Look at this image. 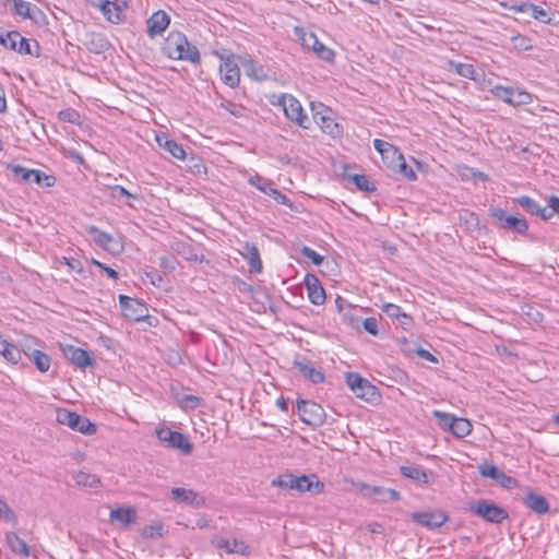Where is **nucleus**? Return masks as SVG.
Here are the masks:
<instances>
[{"label": "nucleus", "mask_w": 559, "mask_h": 559, "mask_svg": "<svg viewBox=\"0 0 559 559\" xmlns=\"http://www.w3.org/2000/svg\"><path fill=\"white\" fill-rule=\"evenodd\" d=\"M364 330L369 334L377 336L379 334L378 320L373 317L366 318L362 322Z\"/></svg>", "instance_id": "nucleus-58"}, {"label": "nucleus", "mask_w": 559, "mask_h": 559, "mask_svg": "<svg viewBox=\"0 0 559 559\" xmlns=\"http://www.w3.org/2000/svg\"><path fill=\"white\" fill-rule=\"evenodd\" d=\"M170 17L165 11H157L147 20V35L151 38L160 35L169 25Z\"/></svg>", "instance_id": "nucleus-18"}, {"label": "nucleus", "mask_w": 559, "mask_h": 559, "mask_svg": "<svg viewBox=\"0 0 559 559\" xmlns=\"http://www.w3.org/2000/svg\"><path fill=\"white\" fill-rule=\"evenodd\" d=\"M40 372H47L50 368V357L41 350L32 352L28 357Z\"/></svg>", "instance_id": "nucleus-37"}, {"label": "nucleus", "mask_w": 559, "mask_h": 559, "mask_svg": "<svg viewBox=\"0 0 559 559\" xmlns=\"http://www.w3.org/2000/svg\"><path fill=\"white\" fill-rule=\"evenodd\" d=\"M163 531H164V527H163L162 523L153 522L152 524L146 525L145 527H143L142 536L144 538H148V539L162 537L163 536Z\"/></svg>", "instance_id": "nucleus-47"}, {"label": "nucleus", "mask_w": 559, "mask_h": 559, "mask_svg": "<svg viewBox=\"0 0 559 559\" xmlns=\"http://www.w3.org/2000/svg\"><path fill=\"white\" fill-rule=\"evenodd\" d=\"M171 498L177 502L185 503L193 508H202L206 503L203 496L192 489L181 487H175L171 489Z\"/></svg>", "instance_id": "nucleus-14"}, {"label": "nucleus", "mask_w": 559, "mask_h": 559, "mask_svg": "<svg viewBox=\"0 0 559 559\" xmlns=\"http://www.w3.org/2000/svg\"><path fill=\"white\" fill-rule=\"evenodd\" d=\"M394 170L411 181L417 179L416 173L406 164L404 156L396 162Z\"/></svg>", "instance_id": "nucleus-45"}, {"label": "nucleus", "mask_w": 559, "mask_h": 559, "mask_svg": "<svg viewBox=\"0 0 559 559\" xmlns=\"http://www.w3.org/2000/svg\"><path fill=\"white\" fill-rule=\"evenodd\" d=\"M373 146L380 153L386 166L395 169V164L399 159H402L403 154L394 145L380 139L373 140Z\"/></svg>", "instance_id": "nucleus-15"}, {"label": "nucleus", "mask_w": 559, "mask_h": 559, "mask_svg": "<svg viewBox=\"0 0 559 559\" xmlns=\"http://www.w3.org/2000/svg\"><path fill=\"white\" fill-rule=\"evenodd\" d=\"M75 485L81 488L96 489L100 486V479L97 475L84 471H79L73 475Z\"/></svg>", "instance_id": "nucleus-30"}, {"label": "nucleus", "mask_w": 559, "mask_h": 559, "mask_svg": "<svg viewBox=\"0 0 559 559\" xmlns=\"http://www.w3.org/2000/svg\"><path fill=\"white\" fill-rule=\"evenodd\" d=\"M281 105L287 119L295 122L304 129L309 128V118L304 112L301 104L292 95H283L280 99Z\"/></svg>", "instance_id": "nucleus-6"}, {"label": "nucleus", "mask_w": 559, "mask_h": 559, "mask_svg": "<svg viewBox=\"0 0 559 559\" xmlns=\"http://www.w3.org/2000/svg\"><path fill=\"white\" fill-rule=\"evenodd\" d=\"M305 285L308 290V298L313 305L320 306L324 304L325 292L316 275L307 274L305 277Z\"/></svg>", "instance_id": "nucleus-20"}, {"label": "nucleus", "mask_w": 559, "mask_h": 559, "mask_svg": "<svg viewBox=\"0 0 559 559\" xmlns=\"http://www.w3.org/2000/svg\"><path fill=\"white\" fill-rule=\"evenodd\" d=\"M158 145L177 159H185L186 152L179 143L169 139L166 134L156 135Z\"/></svg>", "instance_id": "nucleus-27"}, {"label": "nucleus", "mask_w": 559, "mask_h": 559, "mask_svg": "<svg viewBox=\"0 0 559 559\" xmlns=\"http://www.w3.org/2000/svg\"><path fill=\"white\" fill-rule=\"evenodd\" d=\"M472 428H473V426L468 419L463 418V417H456L451 432L456 438L461 439V438H465L466 436H468L472 432Z\"/></svg>", "instance_id": "nucleus-35"}, {"label": "nucleus", "mask_w": 559, "mask_h": 559, "mask_svg": "<svg viewBox=\"0 0 559 559\" xmlns=\"http://www.w3.org/2000/svg\"><path fill=\"white\" fill-rule=\"evenodd\" d=\"M381 309L390 318L407 319V314L403 312L402 308L397 305L388 302L384 304Z\"/></svg>", "instance_id": "nucleus-49"}, {"label": "nucleus", "mask_w": 559, "mask_h": 559, "mask_svg": "<svg viewBox=\"0 0 559 559\" xmlns=\"http://www.w3.org/2000/svg\"><path fill=\"white\" fill-rule=\"evenodd\" d=\"M202 400L195 395H183L180 399V407L183 409H195L201 405Z\"/></svg>", "instance_id": "nucleus-52"}, {"label": "nucleus", "mask_w": 559, "mask_h": 559, "mask_svg": "<svg viewBox=\"0 0 559 559\" xmlns=\"http://www.w3.org/2000/svg\"><path fill=\"white\" fill-rule=\"evenodd\" d=\"M512 41L515 48L522 49V50H528L532 48L530 45V39L525 36L518 35L512 37Z\"/></svg>", "instance_id": "nucleus-60"}, {"label": "nucleus", "mask_w": 559, "mask_h": 559, "mask_svg": "<svg viewBox=\"0 0 559 559\" xmlns=\"http://www.w3.org/2000/svg\"><path fill=\"white\" fill-rule=\"evenodd\" d=\"M450 64L459 75L471 80L475 79V69L472 64L461 62H451Z\"/></svg>", "instance_id": "nucleus-44"}, {"label": "nucleus", "mask_w": 559, "mask_h": 559, "mask_svg": "<svg viewBox=\"0 0 559 559\" xmlns=\"http://www.w3.org/2000/svg\"><path fill=\"white\" fill-rule=\"evenodd\" d=\"M294 367L304 376L305 379L314 384L324 381V374L321 370L317 369L309 360H295Z\"/></svg>", "instance_id": "nucleus-22"}, {"label": "nucleus", "mask_w": 559, "mask_h": 559, "mask_svg": "<svg viewBox=\"0 0 559 559\" xmlns=\"http://www.w3.org/2000/svg\"><path fill=\"white\" fill-rule=\"evenodd\" d=\"M489 215L496 221L499 228L512 230L518 234H525L528 229L526 219L508 215L507 212L500 207H490Z\"/></svg>", "instance_id": "nucleus-5"}, {"label": "nucleus", "mask_w": 559, "mask_h": 559, "mask_svg": "<svg viewBox=\"0 0 559 559\" xmlns=\"http://www.w3.org/2000/svg\"><path fill=\"white\" fill-rule=\"evenodd\" d=\"M39 49V44L36 40L31 43L28 39L23 37L19 45L17 52L22 55H32L38 57Z\"/></svg>", "instance_id": "nucleus-41"}, {"label": "nucleus", "mask_w": 559, "mask_h": 559, "mask_svg": "<svg viewBox=\"0 0 559 559\" xmlns=\"http://www.w3.org/2000/svg\"><path fill=\"white\" fill-rule=\"evenodd\" d=\"M156 436L159 441L167 443L169 448L178 449L185 454H190L193 450V445L187 436L167 427L156 429Z\"/></svg>", "instance_id": "nucleus-7"}, {"label": "nucleus", "mask_w": 559, "mask_h": 559, "mask_svg": "<svg viewBox=\"0 0 559 559\" xmlns=\"http://www.w3.org/2000/svg\"><path fill=\"white\" fill-rule=\"evenodd\" d=\"M413 522L425 526L429 530H436L441 527L445 522H448L449 516L442 510H432V511H421L414 512L411 515Z\"/></svg>", "instance_id": "nucleus-11"}, {"label": "nucleus", "mask_w": 559, "mask_h": 559, "mask_svg": "<svg viewBox=\"0 0 559 559\" xmlns=\"http://www.w3.org/2000/svg\"><path fill=\"white\" fill-rule=\"evenodd\" d=\"M301 41H302V46H305L306 48L312 49V47L318 44L319 39L317 38V36L313 33H309V34H304V36L301 37Z\"/></svg>", "instance_id": "nucleus-63"}, {"label": "nucleus", "mask_w": 559, "mask_h": 559, "mask_svg": "<svg viewBox=\"0 0 559 559\" xmlns=\"http://www.w3.org/2000/svg\"><path fill=\"white\" fill-rule=\"evenodd\" d=\"M533 100L532 95L523 90L513 88L512 98L510 100V105L512 106H522L531 104Z\"/></svg>", "instance_id": "nucleus-40"}, {"label": "nucleus", "mask_w": 559, "mask_h": 559, "mask_svg": "<svg viewBox=\"0 0 559 559\" xmlns=\"http://www.w3.org/2000/svg\"><path fill=\"white\" fill-rule=\"evenodd\" d=\"M216 547L226 550L228 554H243V543H239L238 540H229L225 538H217L213 542Z\"/></svg>", "instance_id": "nucleus-36"}, {"label": "nucleus", "mask_w": 559, "mask_h": 559, "mask_svg": "<svg viewBox=\"0 0 559 559\" xmlns=\"http://www.w3.org/2000/svg\"><path fill=\"white\" fill-rule=\"evenodd\" d=\"M478 472L483 477H488L498 483L501 487L511 489L516 485L515 478L507 475L502 469L490 463H483L478 466Z\"/></svg>", "instance_id": "nucleus-13"}, {"label": "nucleus", "mask_w": 559, "mask_h": 559, "mask_svg": "<svg viewBox=\"0 0 559 559\" xmlns=\"http://www.w3.org/2000/svg\"><path fill=\"white\" fill-rule=\"evenodd\" d=\"M301 254L311 260L314 265H320L323 262V257L310 247L304 246L301 248Z\"/></svg>", "instance_id": "nucleus-53"}, {"label": "nucleus", "mask_w": 559, "mask_h": 559, "mask_svg": "<svg viewBox=\"0 0 559 559\" xmlns=\"http://www.w3.org/2000/svg\"><path fill=\"white\" fill-rule=\"evenodd\" d=\"M88 233L94 235V241L104 249L115 252L121 249L118 241H115L112 236L98 229L96 226H90Z\"/></svg>", "instance_id": "nucleus-25"}, {"label": "nucleus", "mask_w": 559, "mask_h": 559, "mask_svg": "<svg viewBox=\"0 0 559 559\" xmlns=\"http://www.w3.org/2000/svg\"><path fill=\"white\" fill-rule=\"evenodd\" d=\"M297 408L302 423L312 427H320L325 423L326 414L320 404L313 401L298 400Z\"/></svg>", "instance_id": "nucleus-4"}, {"label": "nucleus", "mask_w": 559, "mask_h": 559, "mask_svg": "<svg viewBox=\"0 0 559 559\" xmlns=\"http://www.w3.org/2000/svg\"><path fill=\"white\" fill-rule=\"evenodd\" d=\"M166 49L168 56L173 59L190 61L193 64L200 63L201 58L198 48L191 45L181 33L169 35Z\"/></svg>", "instance_id": "nucleus-1"}, {"label": "nucleus", "mask_w": 559, "mask_h": 559, "mask_svg": "<svg viewBox=\"0 0 559 559\" xmlns=\"http://www.w3.org/2000/svg\"><path fill=\"white\" fill-rule=\"evenodd\" d=\"M271 180H267V179H264L262 178L260 175L255 174L254 176H251L249 179H248V182L255 187L259 191H261V188H265V186H267V183L270 182Z\"/></svg>", "instance_id": "nucleus-62"}, {"label": "nucleus", "mask_w": 559, "mask_h": 559, "mask_svg": "<svg viewBox=\"0 0 559 559\" xmlns=\"http://www.w3.org/2000/svg\"><path fill=\"white\" fill-rule=\"evenodd\" d=\"M31 182H35L41 187H52L55 183V178L52 176H48L45 173L33 169Z\"/></svg>", "instance_id": "nucleus-46"}, {"label": "nucleus", "mask_w": 559, "mask_h": 559, "mask_svg": "<svg viewBox=\"0 0 559 559\" xmlns=\"http://www.w3.org/2000/svg\"><path fill=\"white\" fill-rule=\"evenodd\" d=\"M145 278L155 287H162L164 283L163 275L155 270L148 271L144 273Z\"/></svg>", "instance_id": "nucleus-57"}, {"label": "nucleus", "mask_w": 559, "mask_h": 559, "mask_svg": "<svg viewBox=\"0 0 559 559\" xmlns=\"http://www.w3.org/2000/svg\"><path fill=\"white\" fill-rule=\"evenodd\" d=\"M90 2L94 8H98L110 23L117 24L121 21L122 10L116 2L110 0H90Z\"/></svg>", "instance_id": "nucleus-17"}, {"label": "nucleus", "mask_w": 559, "mask_h": 559, "mask_svg": "<svg viewBox=\"0 0 559 559\" xmlns=\"http://www.w3.org/2000/svg\"><path fill=\"white\" fill-rule=\"evenodd\" d=\"M261 192L271 197L273 200L276 201V203L293 209V202L287 198L285 193L276 189L272 181H270L267 186H265V188H261Z\"/></svg>", "instance_id": "nucleus-34"}, {"label": "nucleus", "mask_w": 559, "mask_h": 559, "mask_svg": "<svg viewBox=\"0 0 559 559\" xmlns=\"http://www.w3.org/2000/svg\"><path fill=\"white\" fill-rule=\"evenodd\" d=\"M63 354L75 367L85 368L93 364V359L88 352L75 347L73 345H67L63 347Z\"/></svg>", "instance_id": "nucleus-19"}, {"label": "nucleus", "mask_w": 559, "mask_h": 559, "mask_svg": "<svg viewBox=\"0 0 559 559\" xmlns=\"http://www.w3.org/2000/svg\"><path fill=\"white\" fill-rule=\"evenodd\" d=\"M401 474L419 484H428L429 478L425 468L418 465L401 466Z\"/></svg>", "instance_id": "nucleus-31"}, {"label": "nucleus", "mask_w": 559, "mask_h": 559, "mask_svg": "<svg viewBox=\"0 0 559 559\" xmlns=\"http://www.w3.org/2000/svg\"><path fill=\"white\" fill-rule=\"evenodd\" d=\"M469 510L487 522L500 524L509 518V513L498 504L481 499L469 506Z\"/></svg>", "instance_id": "nucleus-3"}, {"label": "nucleus", "mask_w": 559, "mask_h": 559, "mask_svg": "<svg viewBox=\"0 0 559 559\" xmlns=\"http://www.w3.org/2000/svg\"><path fill=\"white\" fill-rule=\"evenodd\" d=\"M36 345L37 340L35 337L27 336L20 342L17 347L20 348L21 354L24 353L26 357H29L32 355V352L38 350L36 348Z\"/></svg>", "instance_id": "nucleus-50"}, {"label": "nucleus", "mask_w": 559, "mask_h": 559, "mask_svg": "<svg viewBox=\"0 0 559 559\" xmlns=\"http://www.w3.org/2000/svg\"><path fill=\"white\" fill-rule=\"evenodd\" d=\"M346 384L359 399L370 401L376 394V386L358 373L349 372L346 376Z\"/></svg>", "instance_id": "nucleus-12"}, {"label": "nucleus", "mask_w": 559, "mask_h": 559, "mask_svg": "<svg viewBox=\"0 0 559 559\" xmlns=\"http://www.w3.org/2000/svg\"><path fill=\"white\" fill-rule=\"evenodd\" d=\"M432 416L438 420V425L441 429L449 431L452 430L456 418L454 415L441 411H433Z\"/></svg>", "instance_id": "nucleus-39"}, {"label": "nucleus", "mask_w": 559, "mask_h": 559, "mask_svg": "<svg viewBox=\"0 0 559 559\" xmlns=\"http://www.w3.org/2000/svg\"><path fill=\"white\" fill-rule=\"evenodd\" d=\"M523 504L537 514H545L549 510V503L545 497L528 490L523 498Z\"/></svg>", "instance_id": "nucleus-24"}, {"label": "nucleus", "mask_w": 559, "mask_h": 559, "mask_svg": "<svg viewBox=\"0 0 559 559\" xmlns=\"http://www.w3.org/2000/svg\"><path fill=\"white\" fill-rule=\"evenodd\" d=\"M15 13L23 17H31V3L24 0H12Z\"/></svg>", "instance_id": "nucleus-54"}, {"label": "nucleus", "mask_w": 559, "mask_h": 559, "mask_svg": "<svg viewBox=\"0 0 559 559\" xmlns=\"http://www.w3.org/2000/svg\"><path fill=\"white\" fill-rule=\"evenodd\" d=\"M546 214H549V218H551L555 214L559 216V198L556 195H551L548 199V207L546 209Z\"/></svg>", "instance_id": "nucleus-59"}, {"label": "nucleus", "mask_w": 559, "mask_h": 559, "mask_svg": "<svg viewBox=\"0 0 559 559\" xmlns=\"http://www.w3.org/2000/svg\"><path fill=\"white\" fill-rule=\"evenodd\" d=\"M60 118L63 121L75 122L76 119L79 118V114L75 110L69 109V110L60 111Z\"/></svg>", "instance_id": "nucleus-64"}, {"label": "nucleus", "mask_w": 559, "mask_h": 559, "mask_svg": "<svg viewBox=\"0 0 559 559\" xmlns=\"http://www.w3.org/2000/svg\"><path fill=\"white\" fill-rule=\"evenodd\" d=\"M219 72L222 80L226 85H228L231 88H235L239 85L240 69L233 57H229L224 60V62L219 67Z\"/></svg>", "instance_id": "nucleus-16"}, {"label": "nucleus", "mask_w": 559, "mask_h": 559, "mask_svg": "<svg viewBox=\"0 0 559 559\" xmlns=\"http://www.w3.org/2000/svg\"><path fill=\"white\" fill-rule=\"evenodd\" d=\"M288 488L289 490H296L298 492L309 491L312 493H320L324 489V484L320 481L318 476L314 474L300 476L292 474Z\"/></svg>", "instance_id": "nucleus-10"}, {"label": "nucleus", "mask_w": 559, "mask_h": 559, "mask_svg": "<svg viewBox=\"0 0 559 559\" xmlns=\"http://www.w3.org/2000/svg\"><path fill=\"white\" fill-rule=\"evenodd\" d=\"M513 88L514 87H510V86L495 85L491 88V94L493 95V97H496V98L502 100L503 103L510 105V100L512 98Z\"/></svg>", "instance_id": "nucleus-43"}, {"label": "nucleus", "mask_w": 559, "mask_h": 559, "mask_svg": "<svg viewBox=\"0 0 559 559\" xmlns=\"http://www.w3.org/2000/svg\"><path fill=\"white\" fill-rule=\"evenodd\" d=\"M313 119L324 133L333 138L342 135L343 128L331 116L317 111L313 114Z\"/></svg>", "instance_id": "nucleus-21"}, {"label": "nucleus", "mask_w": 559, "mask_h": 559, "mask_svg": "<svg viewBox=\"0 0 559 559\" xmlns=\"http://www.w3.org/2000/svg\"><path fill=\"white\" fill-rule=\"evenodd\" d=\"M5 543L12 552L21 557L25 558L31 554L27 543L22 539L15 532L5 533Z\"/></svg>", "instance_id": "nucleus-26"}, {"label": "nucleus", "mask_w": 559, "mask_h": 559, "mask_svg": "<svg viewBox=\"0 0 559 559\" xmlns=\"http://www.w3.org/2000/svg\"><path fill=\"white\" fill-rule=\"evenodd\" d=\"M120 309L124 318L139 322L148 317L146 306L139 299L128 297L126 295L119 296Z\"/></svg>", "instance_id": "nucleus-8"}, {"label": "nucleus", "mask_w": 559, "mask_h": 559, "mask_svg": "<svg viewBox=\"0 0 559 559\" xmlns=\"http://www.w3.org/2000/svg\"><path fill=\"white\" fill-rule=\"evenodd\" d=\"M353 182L359 189L360 191L365 192H373L376 191V186L373 182L369 180V178L366 175H354L352 177Z\"/></svg>", "instance_id": "nucleus-42"}, {"label": "nucleus", "mask_w": 559, "mask_h": 559, "mask_svg": "<svg viewBox=\"0 0 559 559\" xmlns=\"http://www.w3.org/2000/svg\"><path fill=\"white\" fill-rule=\"evenodd\" d=\"M110 521H117L123 526H128L136 521V511L134 508H117L110 511Z\"/></svg>", "instance_id": "nucleus-29"}, {"label": "nucleus", "mask_w": 559, "mask_h": 559, "mask_svg": "<svg viewBox=\"0 0 559 559\" xmlns=\"http://www.w3.org/2000/svg\"><path fill=\"white\" fill-rule=\"evenodd\" d=\"M240 254L247 260L251 272L260 273L262 271V261L259 249L254 243L245 242L240 250Z\"/></svg>", "instance_id": "nucleus-23"}, {"label": "nucleus", "mask_w": 559, "mask_h": 559, "mask_svg": "<svg viewBox=\"0 0 559 559\" xmlns=\"http://www.w3.org/2000/svg\"><path fill=\"white\" fill-rule=\"evenodd\" d=\"M56 420L60 425L68 426L74 431H79L86 436L96 433V425L93 424L88 418L79 415L75 412H71L67 408L57 409Z\"/></svg>", "instance_id": "nucleus-2"}, {"label": "nucleus", "mask_w": 559, "mask_h": 559, "mask_svg": "<svg viewBox=\"0 0 559 559\" xmlns=\"http://www.w3.org/2000/svg\"><path fill=\"white\" fill-rule=\"evenodd\" d=\"M10 169L15 179L25 183L31 182L33 169H27L21 165H12Z\"/></svg>", "instance_id": "nucleus-48"}, {"label": "nucleus", "mask_w": 559, "mask_h": 559, "mask_svg": "<svg viewBox=\"0 0 559 559\" xmlns=\"http://www.w3.org/2000/svg\"><path fill=\"white\" fill-rule=\"evenodd\" d=\"M531 15L534 19L539 20L542 22L549 21L548 13L543 8L535 5V4H533V8L531 9Z\"/></svg>", "instance_id": "nucleus-61"}, {"label": "nucleus", "mask_w": 559, "mask_h": 559, "mask_svg": "<svg viewBox=\"0 0 559 559\" xmlns=\"http://www.w3.org/2000/svg\"><path fill=\"white\" fill-rule=\"evenodd\" d=\"M289 479H292V473H285L272 479L271 485L273 487H278L284 490H289Z\"/></svg>", "instance_id": "nucleus-56"}, {"label": "nucleus", "mask_w": 559, "mask_h": 559, "mask_svg": "<svg viewBox=\"0 0 559 559\" xmlns=\"http://www.w3.org/2000/svg\"><path fill=\"white\" fill-rule=\"evenodd\" d=\"M353 485L364 492L366 498L378 497L380 502H394L400 500V492L392 488L368 485L364 481H355Z\"/></svg>", "instance_id": "nucleus-9"}, {"label": "nucleus", "mask_w": 559, "mask_h": 559, "mask_svg": "<svg viewBox=\"0 0 559 559\" xmlns=\"http://www.w3.org/2000/svg\"><path fill=\"white\" fill-rule=\"evenodd\" d=\"M0 354L12 364H17L21 360L20 348L5 340L0 341Z\"/></svg>", "instance_id": "nucleus-33"}, {"label": "nucleus", "mask_w": 559, "mask_h": 559, "mask_svg": "<svg viewBox=\"0 0 559 559\" xmlns=\"http://www.w3.org/2000/svg\"><path fill=\"white\" fill-rule=\"evenodd\" d=\"M242 64L245 67V70H246V73L248 76L253 78L254 80H258V81H261L266 78L263 67L257 64L253 60L246 59Z\"/></svg>", "instance_id": "nucleus-38"}, {"label": "nucleus", "mask_w": 559, "mask_h": 559, "mask_svg": "<svg viewBox=\"0 0 559 559\" xmlns=\"http://www.w3.org/2000/svg\"><path fill=\"white\" fill-rule=\"evenodd\" d=\"M313 52L317 53L319 58H321L324 61H332L334 59V51L326 47L321 41H318L316 46L312 47Z\"/></svg>", "instance_id": "nucleus-51"}, {"label": "nucleus", "mask_w": 559, "mask_h": 559, "mask_svg": "<svg viewBox=\"0 0 559 559\" xmlns=\"http://www.w3.org/2000/svg\"><path fill=\"white\" fill-rule=\"evenodd\" d=\"M0 519L5 520L8 522H16V516L11 508L7 504V502L0 499Z\"/></svg>", "instance_id": "nucleus-55"}, {"label": "nucleus", "mask_w": 559, "mask_h": 559, "mask_svg": "<svg viewBox=\"0 0 559 559\" xmlns=\"http://www.w3.org/2000/svg\"><path fill=\"white\" fill-rule=\"evenodd\" d=\"M518 204L527 213L539 216L544 221L549 219V214H546L547 207H542L535 200L530 197L523 195L516 200Z\"/></svg>", "instance_id": "nucleus-28"}, {"label": "nucleus", "mask_w": 559, "mask_h": 559, "mask_svg": "<svg viewBox=\"0 0 559 559\" xmlns=\"http://www.w3.org/2000/svg\"><path fill=\"white\" fill-rule=\"evenodd\" d=\"M22 38V35L17 31L0 28V44L7 49L17 51Z\"/></svg>", "instance_id": "nucleus-32"}]
</instances>
